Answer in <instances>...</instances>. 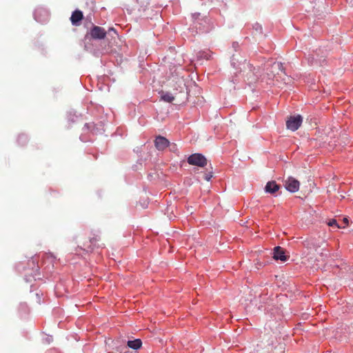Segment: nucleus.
Wrapping results in <instances>:
<instances>
[{
	"mask_svg": "<svg viewBox=\"0 0 353 353\" xmlns=\"http://www.w3.org/2000/svg\"><path fill=\"white\" fill-rule=\"evenodd\" d=\"M267 74L270 79H275L277 82L285 81L286 74L281 62H274Z\"/></svg>",
	"mask_w": 353,
	"mask_h": 353,
	"instance_id": "nucleus-1",
	"label": "nucleus"
},
{
	"mask_svg": "<svg viewBox=\"0 0 353 353\" xmlns=\"http://www.w3.org/2000/svg\"><path fill=\"white\" fill-rule=\"evenodd\" d=\"M188 163L190 165L204 167L207 165L206 158L201 154L196 153L190 155L188 159Z\"/></svg>",
	"mask_w": 353,
	"mask_h": 353,
	"instance_id": "nucleus-2",
	"label": "nucleus"
},
{
	"mask_svg": "<svg viewBox=\"0 0 353 353\" xmlns=\"http://www.w3.org/2000/svg\"><path fill=\"white\" fill-rule=\"evenodd\" d=\"M302 121L303 119L301 115L290 117L286 121L287 128L295 131L301 126Z\"/></svg>",
	"mask_w": 353,
	"mask_h": 353,
	"instance_id": "nucleus-3",
	"label": "nucleus"
},
{
	"mask_svg": "<svg viewBox=\"0 0 353 353\" xmlns=\"http://www.w3.org/2000/svg\"><path fill=\"white\" fill-rule=\"evenodd\" d=\"M284 185L290 192H296L299 190L300 183L294 177L290 176L284 181Z\"/></svg>",
	"mask_w": 353,
	"mask_h": 353,
	"instance_id": "nucleus-4",
	"label": "nucleus"
},
{
	"mask_svg": "<svg viewBox=\"0 0 353 353\" xmlns=\"http://www.w3.org/2000/svg\"><path fill=\"white\" fill-rule=\"evenodd\" d=\"M90 34L93 39H103L105 37L107 32L103 28L94 26Z\"/></svg>",
	"mask_w": 353,
	"mask_h": 353,
	"instance_id": "nucleus-5",
	"label": "nucleus"
},
{
	"mask_svg": "<svg viewBox=\"0 0 353 353\" xmlns=\"http://www.w3.org/2000/svg\"><path fill=\"white\" fill-rule=\"evenodd\" d=\"M155 147L159 150H163L170 145V141L162 136H158L154 141Z\"/></svg>",
	"mask_w": 353,
	"mask_h": 353,
	"instance_id": "nucleus-6",
	"label": "nucleus"
},
{
	"mask_svg": "<svg viewBox=\"0 0 353 353\" xmlns=\"http://www.w3.org/2000/svg\"><path fill=\"white\" fill-rule=\"evenodd\" d=\"M172 81L175 83L173 85L174 90H178L180 93L185 92V84L183 77H174Z\"/></svg>",
	"mask_w": 353,
	"mask_h": 353,
	"instance_id": "nucleus-7",
	"label": "nucleus"
},
{
	"mask_svg": "<svg viewBox=\"0 0 353 353\" xmlns=\"http://www.w3.org/2000/svg\"><path fill=\"white\" fill-rule=\"evenodd\" d=\"M273 258L275 260H281V261H285L288 259V256L285 255V250L280 246H276L274 249Z\"/></svg>",
	"mask_w": 353,
	"mask_h": 353,
	"instance_id": "nucleus-8",
	"label": "nucleus"
},
{
	"mask_svg": "<svg viewBox=\"0 0 353 353\" xmlns=\"http://www.w3.org/2000/svg\"><path fill=\"white\" fill-rule=\"evenodd\" d=\"M280 188V185H278L274 181H269L267 183L265 187V190L268 193L274 194Z\"/></svg>",
	"mask_w": 353,
	"mask_h": 353,
	"instance_id": "nucleus-9",
	"label": "nucleus"
},
{
	"mask_svg": "<svg viewBox=\"0 0 353 353\" xmlns=\"http://www.w3.org/2000/svg\"><path fill=\"white\" fill-rule=\"evenodd\" d=\"M83 12L80 10H75L72 12L70 17L71 22L73 25H78L79 22L83 19Z\"/></svg>",
	"mask_w": 353,
	"mask_h": 353,
	"instance_id": "nucleus-10",
	"label": "nucleus"
},
{
	"mask_svg": "<svg viewBox=\"0 0 353 353\" xmlns=\"http://www.w3.org/2000/svg\"><path fill=\"white\" fill-rule=\"evenodd\" d=\"M127 344L128 347L133 350H138L141 347L142 341L141 339H137L133 341H128Z\"/></svg>",
	"mask_w": 353,
	"mask_h": 353,
	"instance_id": "nucleus-11",
	"label": "nucleus"
},
{
	"mask_svg": "<svg viewBox=\"0 0 353 353\" xmlns=\"http://www.w3.org/2000/svg\"><path fill=\"white\" fill-rule=\"evenodd\" d=\"M161 98L163 101L171 103L174 100L175 97L169 92L165 93L161 96Z\"/></svg>",
	"mask_w": 353,
	"mask_h": 353,
	"instance_id": "nucleus-12",
	"label": "nucleus"
},
{
	"mask_svg": "<svg viewBox=\"0 0 353 353\" xmlns=\"http://www.w3.org/2000/svg\"><path fill=\"white\" fill-rule=\"evenodd\" d=\"M116 350V353H127V347L125 345H116L114 348ZM109 353H113V352H109Z\"/></svg>",
	"mask_w": 353,
	"mask_h": 353,
	"instance_id": "nucleus-13",
	"label": "nucleus"
},
{
	"mask_svg": "<svg viewBox=\"0 0 353 353\" xmlns=\"http://www.w3.org/2000/svg\"><path fill=\"white\" fill-rule=\"evenodd\" d=\"M327 224L330 226H336L338 228H341V226L338 225L337 221L335 219L330 220Z\"/></svg>",
	"mask_w": 353,
	"mask_h": 353,
	"instance_id": "nucleus-14",
	"label": "nucleus"
},
{
	"mask_svg": "<svg viewBox=\"0 0 353 353\" xmlns=\"http://www.w3.org/2000/svg\"><path fill=\"white\" fill-rule=\"evenodd\" d=\"M168 147L170 148V150L171 151H174V150H176V144H174V143H172V144H170V145H169Z\"/></svg>",
	"mask_w": 353,
	"mask_h": 353,
	"instance_id": "nucleus-15",
	"label": "nucleus"
},
{
	"mask_svg": "<svg viewBox=\"0 0 353 353\" xmlns=\"http://www.w3.org/2000/svg\"><path fill=\"white\" fill-rule=\"evenodd\" d=\"M212 175L211 174H205V176H204V179L206 180V181H210V179L212 178Z\"/></svg>",
	"mask_w": 353,
	"mask_h": 353,
	"instance_id": "nucleus-16",
	"label": "nucleus"
},
{
	"mask_svg": "<svg viewBox=\"0 0 353 353\" xmlns=\"http://www.w3.org/2000/svg\"><path fill=\"white\" fill-rule=\"evenodd\" d=\"M304 245L307 248H310L311 249L312 247H311V245H310V242L309 241H307L304 243Z\"/></svg>",
	"mask_w": 353,
	"mask_h": 353,
	"instance_id": "nucleus-17",
	"label": "nucleus"
},
{
	"mask_svg": "<svg viewBox=\"0 0 353 353\" xmlns=\"http://www.w3.org/2000/svg\"><path fill=\"white\" fill-rule=\"evenodd\" d=\"M343 221L345 223V225L342 226L343 228H345L346 225H348V219L347 218H343Z\"/></svg>",
	"mask_w": 353,
	"mask_h": 353,
	"instance_id": "nucleus-18",
	"label": "nucleus"
},
{
	"mask_svg": "<svg viewBox=\"0 0 353 353\" xmlns=\"http://www.w3.org/2000/svg\"><path fill=\"white\" fill-rule=\"evenodd\" d=\"M98 240H99V239H97V237L92 238V239H90V243H93L94 242H96Z\"/></svg>",
	"mask_w": 353,
	"mask_h": 353,
	"instance_id": "nucleus-19",
	"label": "nucleus"
},
{
	"mask_svg": "<svg viewBox=\"0 0 353 353\" xmlns=\"http://www.w3.org/2000/svg\"><path fill=\"white\" fill-rule=\"evenodd\" d=\"M92 126V123H85V127L90 129Z\"/></svg>",
	"mask_w": 353,
	"mask_h": 353,
	"instance_id": "nucleus-20",
	"label": "nucleus"
},
{
	"mask_svg": "<svg viewBox=\"0 0 353 353\" xmlns=\"http://www.w3.org/2000/svg\"><path fill=\"white\" fill-rule=\"evenodd\" d=\"M108 31L109 32L113 31L114 33H116V32H115V30H114V29L113 28H110Z\"/></svg>",
	"mask_w": 353,
	"mask_h": 353,
	"instance_id": "nucleus-21",
	"label": "nucleus"
},
{
	"mask_svg": "<svg viewBox=\"0 0 353 353\" xmlns=\"http://www.w3.org/2000/svg\"><path fill=\"white\" fill-rule=\"evenodd\" d=\"M20 139H25V137L23 136L19 137Z\"/></svg>",
	"mask_w": 353,
	"mask_h": 353,
	"instance_id": "nucleus-22",
	"label": "nucleus"
},
{
	"mask_svg": "<svg viewBox=\"0 0 353 353\" xmlns=\"http://www.w3.org/2000/svg\"><path fill=\"white\" fill-rule=\"evenodd\" d=\"M253 353H257V352H253Z\"/></svg>",
	"mask_w": 353,
	"mask_h": 353,
	"instance_id": "nucleus-23",
	"label": "nucleus"
}]
</instances>
